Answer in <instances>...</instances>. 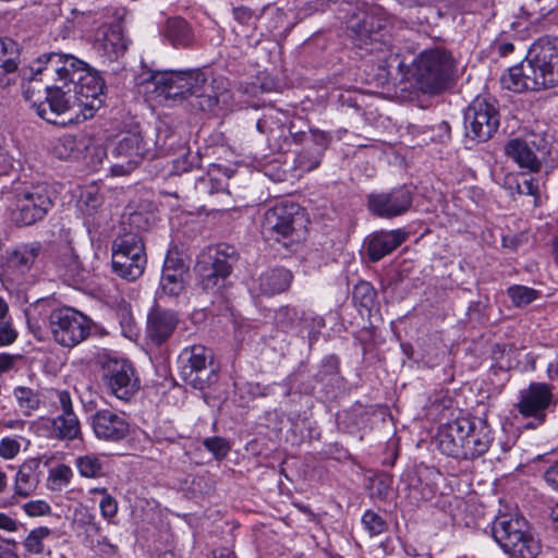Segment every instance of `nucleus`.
Segmentation results:
<instances>
[{
  "label": "nucleus",
  "mask_w": 558,
  "mask_h": 558,
  "mask_svg": "<svg viewBox=\"0 0 558 558\" xmlns=\"http://www.w3.org/2000/svg\"><path fill=\"white\" fill-rule=\"evenodd\" d=\"M348 29L360 48L371 53L389 52L383 58L389 77L400 81L413 78L423 93L444 92L452 87L459 77L458 61L444 47L424 49L407 63L392 44L391 20L379 7L355 14L349 21Z\"/></svg>",
  "instance_id": "nucleus-1"
},
{
  "label": "nucleus",
  "mask_w": 558,
  "mask_h": 558,
  "mask_svg": "<svg viewBox=\"0 0 558 558\" xmlns=\"http://www.w3.org/2000/svg\"><path fill=\"white\" fill-rule=\"evenodd\" d=\"M138 85L159 104L182 102L194 97L195 106L202 111H213L219 102L215 94L207 93L210 87L201 69L148 71L140 75Z\"/></svg>",
  "instance_id": "nucleus-2"
},
{
  "label": "nucleus",
  "mask_w": 558,
  "mask_h": 558,
  "mask_svg": "<svg viewBox=\"0 0 558 558\" xmlns=\"http://www.w3.org/2000/svg\"><path fill=\"white\" fill-rule=\"evenodd\" d=\"M56 83H66L68 87L84 92L90 97L93 108H101L105 101L106 84L97 71L85 61L70 53L47 52L31 64V77L36 81L53 78Z\"/></svg>",
  "instance_id": "nucleus-3"
},
{
  "label": "nucleus",
  "mask_w": 558,
  "mask_h": 558,
  "mask_svg": "<svg viewBox=\"0 0 558 558\" xmlns=\"http://www.w3.org/2000/svg\"><path fill=\"white\" fill-rule=\"evenodd\" d=\"M500 83L514 93L539 92L558 86V37H541L525 59L508 69Z\"/></svg>",
  "instance_id": "nucleus-4"
},
{
  "label": "nucleus",
  "mask_w": 558,
  "mask_h": 558,
  "mask_svg": "<svg viewBox=\"0 0 558 558\" xmlns=\"http://www.w3.org/2000/svg\"><path fill=\"white\" fill-rule=\"evenodd\" d=\"M66 86V83L46 86V98L40 101L33 99L29 89H25L23 94L36 113L51 124H59L58 118L71 110H76L77 116L82 114L85 120L93 118L100 108L92 109L90 97H87L84 92ZM61 123L64 124V122Z\"/></svg>",
  "instance_id": "nucleus-5"
},
{
  "label": "nucleus",
  "mask_w": 558,
  "mask_h": 558,
  "mask_svg": "<svg viewBox=\"0 0 558 558\" xmlns=\"http://www.w3.org/2000/svg\"><path fill=\"white\" fill-rule=\"evenodd\" d=\"M494 539L505 553L515 558H536L542 550L539 541L529 531L526 521L518 515L500 514L492 525Z\"/></svg>",
  "instance_id": "nucleus-6"
},
{
  "label": "nucleus",
  "mask_w": 558,
  "mask_h": 558,
  "mask_svg": "<svg viewBox=\"0 0 558 558\" xmlns=\"http://www.w3.org/2000/svg\"><path fill=\"white\" fill-rule=\"evenodd\" d=\"M556 405L554 387L541 381H532L527 387L519 390L513 404L518 414L527 420L526 429H536L543 426L547 421L548 413L554 412Z\"/></svg>",
  "instance_id": "nucleus-7"
},
{
  "label": "nucleus",
  "mask_w": 558,
  "mask_h": 558,
  "mask_svg": "<svg viewBox=\"0 0 558 558\" xmlns=\"http://www.w3.org/2000/svg\"><path fill=\"white\" fill-rule=\"evenodd\" d=\"M238 260L236 250L227 244H220L206 253H202L195 265V271L202 288L207 291H216L222 288Z\"/></svg>",
  "instance_id": "nucleus-8"
},
{
  "label": "nucleus",
  "mask_w": 558,
  "mask_h": 558,
  "mask_svg": "<svg viewBox=\"0 0 558 558\" xmlns=\"http://www.w3.org/2000/svg\"><path fill=\"white\" fill-rule=\"evenodd\" d=\"M178 363L181 379L194 389L204 390L218 379L213 351L202 344L184 348Z\"/></svg>",
  "instance_id": "nucleus-9"
},
{
  "label": "nucleus",
  "mask_w": 558,
  "mask_h": 558,
  "mask_svg": "<svg viewBox=\"0 0 558 558\" xmlns=\"http://www.w3.org/2000/svg\"><path fill=\"white\" fill-rule=\"evenodd\" d=\"M112 270L129 281L140 278L145 269L147 257L142 236L136 232H125L112 243Z\"/></svg>",
  "instance_id": "nucleus-10"
},
{
  "label": "nucleus",
  "mask_w": 558,
  "mask_h": 558,
  "mask_svg": "<svg viewBox=\"0 0 558 558\" xmlns=\"http://www.w3.org/2000/svg\"><path fill=\"white\" fill-rule=\"evenodd\" d=\"M500 124L498 101L494 97L477 96L464 111L465 137L473 142H486Z\"/></svg>",
  "instance_id": "nucleus-11"
},
{
  "label": "nucleus",
  "mask_w": 558,
  "mask_h": 558,
  "mask_svg": "<svg viewBox=\"0 0 558 558\" xmlns=\"http://www.w3.org/2000/svg\"><path fill=\"white\" fill-rule=\"evenodd\" d=\"M303 222L304 214L299 204L280 202L264 214L262 233L267 240L277 242L293 240ZM283 244L287 245V242Z\"/></svg>",
  "instance_id": "nucleus-12"
},
{
  "label": "nucleus",
  "mask_w": 558,
  "mask_h": 558,
  "mask_svg": "<svg viewBox=\"0 0 558 558\" xmlns=\"http://www.w3.org/2000/svg\"><path fill=\"white\" fill-rule=\"evenodd\" d=\"M505 154L520 168L538 172L550 154V145L544 133L527 132L509 140L505 145Z\"/></svg>",
  "instance_id": "nucleus-13"
},
{
  "label": "nucleus",
  "mask_w": 558,
  "mask_h": 558,
  "mask_svg": "<svg viewBox=\"0 0 558 558\" xmlns=\"http://www.w3.org/2000/svg\"><path fill=\"white\" fill-rule=\"evenodd\" d=\"M49 328L56 342L73 348L87 339L92 320L72 307H60L50 313Z\"/></svg>",
  "instance_id": "nucleus-14"
},
{
  "label": "nucleus",
  "mask_w": 558,
  "mask_h": 558,
  "mask_svg": "<svg viewBox=\"0 0 558 558\" xmlns=\"http://www.w3.org/2000/svg\"><path fill=\"white\" fill-rule=\"evenodd\" d=\"M52 207L53 201L49 186L32 185L17 194L12 219L19 226H32L43 220Z\"/></svg>",
  "instance_id": "nucleus-15"
},
{
  "label": "nucleus",
  "mask_w": 558,
  "mask_h": 558,
  "mask_svg": "<svg viewBox=\"0 0 558 558\" xmlns=\"http://www.w3.org/2000/svg\"><path fill=\"white\" fill-rule=\"evenodd\" d=\"M106 392L121 401H130L140 388L132 364L124 359H108L101 369Z\"/></svg>",
  "instance_id": "nucleus-16"
},
{
  "label": "nucleus",
  "mask_w": 558,
  "mask_h": 558,
  "mask_svg": "<svg viewBox=\"0 0 558 558\" xmlns=\"http://www.w3.org/2000/svg\"><path fill=\"white\" fill-rule=\"evenodd\" d=\"M150 155V148L138 131L122 134L111 151L113 161L110 166L112 175H125L132 172L140 162Z\"/></svg>",
  "instance_id": "nucleus-17"
},
{
  "label": "nucleus",
  "mask_w": 558,
  "mask_h": 558,
  "mask_svg": "<svg viewBox=\"0 0 558 558\" xmlns=\"http://www.w3.org/2000/svg\"><path fill=\"white\" fill-rule=\"evenodd\" d=\"M412 203L413 193L407 185L373 192L367 196L368 210L373 215L386 219L404 215L411 208Z\"/></svg>",
  "instance_id": "nucleus-18"
},
{
  "label": "nucleus",
  "mask_w": 558,
  "mask_h": 558,
  "mask_svg": "<svg viewBox=\"0 0 558 558\" xmlns=\"http://www.w3.org/2000/svg\"><path fill=\"white\" fill-rule=\"evenodd\" d=\"M41 252L39 242L20 243L7 248L1 254V267L11 280L21 279L28 272Z\"/></svg>",
  "instance_id": "nucleus-19"
},
{
  "label": "nucleus",
  "mask_w": 558,
  "mask_h": 558,
  "mask_svg": "<svg viewBox=\"0 0 558 558\" xmlns=\"http://www.w3.org/2000/svg\"><path fill=\"white\" fill-rule=\"evenodd\" d=\"M295 143L303 144V148L298 153L295 162L298 168L303 171H312L316 169L323 159L325 150L330 143V136L323 131L295 132L290 131Z\"/></svg>",
  "instance_id": "nucleus-20"
},
{
  "label": "nucleus",
  "mask_w": 558,
  "mask_h": 558,
  "mask_svg": "<svg viewBox=\"0 0 558 558\" xmlns=\"http://www.w3.org/2000/svg\"><path fill=\"white\" fill-rule=\"evenodd\" d=\"M95 436L104 441L119 442L130 434V422L124 412L99 409L90 416Z\"/></svg>",
  "instance_id": "nucleus-21"
},
{
  "label": "nucleus",
  "mask_w": 558,
  "mask_h": 558,
  "mask_svg": "<svg viewBox=\"0 0 558 558\" xmlns=\"http://www.w3.org/2000/svg\"><path fill=\"white\" fill-rule=\"evenodd\" d=\"M472 428L473 420L469 417H458L445 424L438 432L439 450L448 457L462 459L466 435Z\"/></svg>",
  "instance_id": "nucleus-22"
},
{
  "label": "nucleus",
  "mask_w": 558,
  "mask_h": 558,
  "mask_svg": "<svg viewBox=\"0 0 558 558\" xmlns=\"http://www.w3.org/2000/svg\"><path fill=\"white\" fill-rule=\"evenodd\" d=\"M178 323L175 312L156 305L148 312L146 335L153 343L160 345L172 336Z\"/></svg>",
  "instance_id": "nucleus-23"
},
{
  "label": "nucleus",
  "mask_w": 558,
  "mask_h": 558,
  "mask_svg": "<svg viewBox=\"0 0 558 558\" xmlns=\"http://www.w3.org/2000/svg\"><path fill=\"white\" fill-rule=\"evenodd\" d=\"M408 238V232L401 229L372 233L366 241L368 259L376 263L398 248Z\"/></svg>",
  "instance_id": "nucleus-24"
},
{
  "label": "nucleus",
  "mask_w": 558,
  "mask_h": 558,
  "mask_svg": "<svg viewBox=\"0 0 558 558\" xmlns=\"http://www.w3.org/2000/svg\"><path fill=\"white\" fill-rule=\"evenodd\" d=\"M292 278L291 271L286 268L268 269L253 281L251 291L266 296L279 294L290 287Z\"/></svg>",
  "instance_id": "nucleus-25"
},
{
  "label": "nucleus",
  "mask_w": 558,
  "mask_h": 558,
  "mask_svg": "<svg viewBox=\"0 0 558 558\" xmlns=\"http://www.w3.org/2000/svg\"><path fill=\"white\" fill-rule=\"evenodd\" d=\"M493 439L492 428L485 421H473L472 432L466 435L462 459L473 460L483 456L492 446Z\"/></svg>",
  "instance_id": "nucleus-26"
},
{
  "label": "nucleus",
  "mask_w": 558,
  "mask_h": 558,
  "mask_svg": "<svg viewBox=\"0 0 558 558\" xmlns=\"http://www.w3.org/2000/svg\"><path fill=\"white\" fill-rule=\"evenodd\" d=\"M160 34L174 48H186L195 40L192 27L180 16L169 17L161 26Z\"/></svg>",
  "instance_id": "nucleus-27"
},
{
  "label": "nucleus",
  "mask_w": 558,
  "mask_h": 558,
  "mask_svg": "<svg viewBox=\"0 0 558 558\" xmlns=\"http://www.w3.org/2000/svg\"><path fill=\"white\" fill-rule=\"evenodd\" d=\"M57 266L68 279L84 280L85 269L70 243H63L58 248Z\"/></svg>",
  "instance_id": "nucleus-28"
},
{
  "label": "nucleus",
  "mask_w": 558,
  "mask_h": 558,
  "mask_svg": "<svg viewBox=\"0 0 558 558\" xmlns=\"http://www.w3.org/2000/svg\"><path fill=\"white\" fill-rule=\"evenodd\" d=\"M24 81H36L31 77V65L21 68L14 64H0V97H7L17 89V86L23 87Z\"/></svg>",
  "instance_id": "nucleus-29"
},
{
  "label": "nucleus",
  "mask_w": 558,
  "mask_h": 558,
  "mask_svg": "<svg viewBox=\"0 0 558 558\" xmlns=\"http://www.w3.org/2000/svg\"><path fill=\"white\" fill-rule=\"evenodd\" d=\"M39 460H29L23 463L15 476V494L28 497L39 483Z\"/></svg>",
  "instance_id": "nucleus-30"
},
{
  "label": "nucleus",
  "mask_w": 558,
  "mask_h": 558,
  "mask_svg": "<svg viewBox=\"0 0 558 558\" xmlns=\"http://www.w3.org/2000/svg\"><path fill=\"white\" fill-rule=\"evenodd\" d=\"M81 436L77 415H57L51 420V437L59 440H74Z\"/></svg>",
  "instance_id": "nucleus-31"
},
{
  "label": "nucleus",
  "mask_w": 558,
  "mask_h": 558,
  "mask_svg": "<svg viewBox=\"0 0 558 558\" xmlns=\"http://www.w3.org/2000/svg\"><path fill=\"white\" fill-rule=\"evenodd\" d=\"M95 48L107 59L113 60L123 54L126 50V41L119 29L110 28L101 39L97 41Z\"/></svg>",
  "instance_id": "nucleus-32"
},
{
  "label": "nucleus",
  "mask_w": 558,
  "mask_h": 558,
  "mask_svg": "<svg viewBox=\"0 0 558 558\" xmlns=\"http://www.w3.org/2000/svg\"><path fill=\"white\" fill-rule=\"evenodd\" d=\"M183 265L172 268L166 263L160 279V288L168 295H179L185 287Z\"/></svg>",
  "instance_id": "nucleus-33"
},
{
  "label": "nucleus",
  "mask_w": 558,
  "mask_h": 558,
  "mask_svg": "<svg viewBox=\"0 0 558 558\" xmlns=\"http://www.w3.org/2000/svg\"><path fill=\"white\" fill-rule=\"evenodd\" d=\"M392 476L380 472L367 477L366 489L372 499L385 500L390 494Z\"/></svg>",
  "instance_id": "nucleus-34"
},
{
  "label": "nucleus",
  "mask_w": 558,
  "mask_h": 558,
  "mask_svg": "<svg viewBox=\"0 0 558 558\" xmlns=\"http://www.w3.org/2000/svg\"><path fill=\"white\" fill-rule=\"evenodd\" d=\"M75 465L83 477L96 478L105 474L104 459L95 453L76 458Z\"/></svg>",
  "instance_id": "nucleus-35"
},
{
  "label": "nucleus",
  "mask_w": 558,
  "mask_h": 558,
  "mask_svg": "<svg viewBox=\"0 0 558 558\" xmlns=\"http://www.w3.org/2000/svg\"><path fill=\"white\" fill-rule=\"evenodd\" d=\"M51 535V530L47 526H39L32 530L24 539L23 546L33 555H40L45 553L44 541Z\"/></svg>",
  "instance_id": "nucleus-36"
},
{
  "label": "nucleus",
  "mask_w": 558,
  "mask_h": 558,
  "mask_svg": "<svg viewBox=\"0 0 558 558\" xmlns=\"http://www.w3.org/2000/svg\"><path fill=\"white\" fill-rule=\"evenodd\" d=\"M539 292L526 286L514 284L507 289V295L515 307H523L538 298Z\"/></svg>",
  "instance_id": "nucleus-37"
},
{
  "label": "nucleus",
  "mask_w": 558,
  "mask_h": 558,
  "mask_svg": "<svg viewBox=\"0 0 558 558\" xmlns=\"http://www.w3.org/2000/svg\"><path fill=\"white\" fill-rule=\"evenodd\" d=\"M0 64L21 65V46L10 37H0Z\"/></svg>",
  "instance_id": "nucleus-38"
},
{
  "label": "nucleus",
  "mask_w": 558,
  "mask_h": 558,
  "mask_svg": "<svg viewBox=\"0 0 558 558\" xmlns=\"http://www.w3.org/2000/svg\"><path fill=\"white\" fill-rule=\"evenodd\" d=\"M13 395L24 414L29 415L33 411L39 408L40 399L33 389L19 386L14 389Z\"/></svg>",
  "instance_id": "nucleus-39"
},
{
  "label": "nucleus",
  "mask_w": 558,
  "mask_h": 558,
  "mask_svg": "<svg viewBox=\"0 0 558 558\" xmlns=\"http://www.w3.org/2000/svg\"><path fill=\"white\" fill-rule=\"evenodd\" d=\"M53 155L59 159H70L77 155L78 146L75 136L63 135L53 144Z\"/></svg>",
  "instance_id": "nucleus-40"
},
{
  "label": "nucleus",
  "mask_w": 558,
  "mask_h": 558,
  "mask_svg": "<svg viewBox=\"0 0 558 558\" xmlns=\"http://www.w3.org/2000/svg\"><path fill=\"white\" fill-rule=\"evenodd\" d=\"M376 296V290L369 282L361 281L353 289V300L367 311L374 306Z\"/></svg>",
  "instance_id": "nucleus-41"
},
{
  "label": "nucleus",
  "mask_w": 558,
  "mask_h": 558,
  "mask_svg": "<svg viewBox=\"0 0 558 558\" xmlns=\"http://www.w3.org/2000/svg\"><path fill=\"white\" fill-rule=\"evenodd\" d=\"M361 522L369 536L380 535L388 529L387 521L373 510H366L362 515Z\"/></svg>",
  "instance_id": "nucleus-42"
},
{
  "label": "nucleus",
  "mask_w": 558,
  "mask_h": 558,
  "mask_svg": "<svg viewBox=\"0 0 558 558\" xmlns=\"http://www.w3.org/2000/svg\"><path fill=\"white\" fill-rule=\"evenodd\" d=\"M72 470L65 464H59L51 469L47 478L48 487L52 490H61L72 478Z\"/></svg>",
  "instance_id": "nucleus-43"
},
{
  "label": "nucleus",
  "mask_w": 558,
  "mask_h": 558,
  "mask_svg": "<svg viewBox=\"0 0 558 558\" xmlns=\"http://www.w3.org/2000/svg\"><path fill=\"white\" fill-rule=\"evenodd\" d=\"M339 361L335 355L325 356L322 360L320 368L315 375L319 383H332L338 379Z\"/></svg>",
  "instance_id": "nucleus-44"
},
{
  "label": "nucleus",
  "mask_w": 558,
  "mask_h": 558,
  "mask_svg": "<svg viewBox=\"0 0 558 558\" xmlns=\"http://www.w3.org/2000/svg\"><path fill=\"white\" fill-rule=\"evenodd\" d=\"M411 494L417 500H430L435 495V485L423 483L422 478L416 476L410 481Z\"/></svg>",
  "instance_id": "nucleus-45"
},
{
  "label": "nucleus",
  "mask_w": 558,
  "mask_h": 558,
  "mask_svg": "<svg viewBox=\"0 0 558 558\" xmlns=\"http://www.w3.org/2000/svg\"><path fill=\"white\" fill-rule=\"evenodd\" d=\"M203 445L218 460L226 458L230 450L229 442L225 438L218 436L205 438L203 440Z\"/></svg>",
  "instance_id": "nucleus-46"
},
{
  "label": "nucleus",
  "mask_w": 558,
  "mask_h": 558,
  "mask_svg": "<svg viewBox=\"0 0 558 558\" xmlns=\"http://www.w3.org/2000/svg\"><path fill=\"white\" fill-rule=\"evenodd\" d=\"M298 318V311L293 306H282L275 315V319L278 326L286 329L291 327Z\"/></svg>",
  "instance_id": "nucleus-47"
},
{
  "label": "nucleus",
  "mask_w": 558,
  "mask_h": 558,
  "mask_svg": "<svg viewBox=\"0 0 558 558\" xmlns=\"http://www.w3.org/2000/svg\"><path fill=\"white\" fill-rule=\"evenodd\" d=\"M196 189L199 192L215 194L226 190V186L221 180L208 177H202L196 181Z\"/></svg>",
  "instance_id": "nucleus-48"
},
{
  "label": "nucleus",
  "mask_w": 558,
  "mask_h": 558,
  "mask_svg": "<svg viewBox=\"0 0 558 558\" xmlns=\"http://www.w3.org/2000/svg\"><path fill=\"white\" fill-rule=\"evenodd\" d=\"M99 509L102 518L111 522L118 513V501L111 495L105 496L99 502Z\"/></svg>",
  "instance_id": "nucleus-49"
},
{
  "label": "nucleus",
  "mask_w": 558,
  "mask_h": 558,
  "mask_svg": "<svg viewBox=\"0 0 558 558\" xmlns=\"http://www.w3.org/2000/svg\"><path fill=\"white\" fill-rule=\"evenodd\" d=\"M515 191L520 195H538V181L532 177H523L521 181H517Z\"/></svg>",
  "instance_id": "nucleus-50"
},
{
  "label": "nucleus",
  "mask_w": 558,
  "mask_h": 558,
  "mask_svg": "<svg viewBox=\"0 0 558 558\" xmlns=\"http://www.w3.org/2000/svg\"><path fill=\"white\" fill-rule=\"evenodd\" d=\"M17 331L13 328L11 323H0V348L8 347L14 343L17 339Z\"/></svg>",
  "instance_id": "nucleus-51"
},
{
  "label": "nucleus",
  "mask_w": 558,
  "mask_h": 558,
  "mask_svg": "<svg viewBox=\"0 0 558 558\" xmlns=\"http://www.w3.org/2000/svg\"><path fill=\"white\" fill-rule=\"evenodd\" d=\"M24 511L29 517L45 515L50 512V506L44 500H32L23 506Z\"/></svg>",
  "instance_id": "nucleus-52"
},
{
  "label": "nucleus",
  "mask_w": 558,
  "mask_h": 558,
  "mask_svg": "<svg viewBox=\"0 0 558 558\" xmlns=\"http://www.w3.org/2000/svg\"><path fill=\"white\" fill-rule=\"evenodd\" d=\"M20 452V442L15 439L3 438L0 442V456L12 459Z\"/></svg>",
  "instance_id": "nucleus-53"
},
{
  "label": "nucleus",
  "mask_w": 558,
  "mask_h": 558,
  "mask_svg": "<svg viewBox=\"0 0 558 558\" xmlns=\"http://www.w3.org/2000/svg\"><path fill=\"white\" fill-rule=\"evenodd\" d=\"M58 403L59 408L61 410L60 415H76L73 410V402L71 395L68 390H60L58 391Z\"/></svg>",
  "instance_id": "nucleus-54"
},
{
  "label": "nucleus",
  "mask_w": 558,
  "mask_h": 558,
  "mask_svg": "<svg viewBox=\"0 0 558 558\" xmlns=\"http://www.w3.org/2000/svg\"><path fill=\"white\" fill-rule=\"evenodd\" d=\"M489 299L487 296L480 298L477 301L470 303L468 307V314L471 317H481L485 314V310L488 306Z\"/></svg>",
  "instance_id": "nucleus-55"
},
{
  "label": "nucleus",
  "mask_w": 558,
  "mask_h": 558,
  "mask_svg": "<svg viewBox=\"0 0 558 558\" xmlns=\"http://www.w3.org/2000/svg\"><path fill=\"white\" fill-rule=\"evenodd\" d=\"M544 478L553 489L558 492V460L546 469Z\"/></svg>",
  "instance_id": "nucleus-56"
},
{
  "label": "nucleus",
  "mask_w": 558,
  "mask_h": 558,
  "mask_svg": "<svg viewBox=\"0 0 558 558\" xmlns=\"http://www.w3.org/2000/svg\"><path fill=\"white\" fill-rule=\"evenodd\" d=\"M19 529V523L16 520L11 518L10 515L0 512V530L7 532H16Z\"/></svg>",
  "instance_id": "nucleus-57"
},
{
  "label": "nucleus",
  "mask_w": 558,
  "mask_h": 558,
  "mask_svg": "<svg viewBox=\"0 0 558 558\" xmlns=\"http://www.w3.org/2000/svg\"><path fill=\"white\" fill-rule=\"evenodd\" d=\"M17 356L9 353H0V374L5 373L14 367Z\"/></svg>",
  "instance_id": "nucleus-58"
},
{
  "label": "nucleus",
  "mask_w": 558,
  "mask_h": 558,
  "mask_svg": "<svg viewBox=\"0 0 558 558\" xmlns=\"http://www.w3.org/2000/svg\"><path fill=\"white\" fill-rule=\"evenodd\" d=\"M27 327L36 339L41 340L45 338V330L37 320H33L32 318L28 317Z\"/></svg>",
  "instance_id": "nucleus-59"
},
{
  "label": "nucleus",
  "mask_w": 558,
  "mask_h": 558,
  "mask_svg": "<svg viewBox=\"0 0 558 558\" xmlns=\"http://www.w3.org/2000/svg\"><path fill=\"white\" fill-rule=\"evenodd\" d=\"M494 49L497 51L498 56L506 57L514 50V46L511 43H500L496 44Z\"/></svg>",
  "instance_id": "nucleus-60"
},
{
  "label": "nucleus",
  "mask_w": 558,
  "mask_h": 558,
  "mask_svg": "<svg viewBox=\"0 0 558 558\" xmlns=\"http://www.w3.org/2000/svg\"><path fill=\"white\" fill-rule=\"evenodd\" d=\"M144 221L146 223L147 219L144 218V215L142 213H133L130 216V225L136 228H144Z\"/></svg>",
  "instance_id": "nucleus-61"
},
{
  "label": "nucleus",
  "mask_w": 558,
  "mask_h": 558,
  "mask_svg": "<svg viewBox=\"0 0 558 558\" xmlns=\"http://www.w3.org/2000/svg\"><path fill=\"white\" fill-rule=\"evenodd\" d=\"M9 312V306L7 304V302L0 298V319H3L5 317V315L8 314Z\"/></svg>",
  "instance_id": "nucleus-62"
},
{
  "label": "nucleus",
  "mask_w": 558,
  "mask_h": 558,
  "mask_svg": "<svg viewBox=\"0 0 558 558\" xmlns=\"http://www.w3.org/2000/svg\"><path fill=\"white\" fill-rule=\"evenodd\" d=\"M266 126H267V121L265 119H259L256 122V129L262 134H266L267 133V128Z\"/></svg>",
  "instance_id": "nucleus-63"
},
{
  "label": "nucleus",
  "mask_w": 558,
  "mask_h": 558,
  "mask_svg": "<svg viewBox=\"0 0 558 558\" xmlns=\"http://www.w3.org/2000/svg\"><path fill=\"white\" fill-rule=\"evenodd\" d=\"M214 558H235L234 554L229 551L228 549H222L219 555L217 556L216 553L214 554Z\"/></svg>",
  "instance_id": "nucleus-64"
}]
</instances>
